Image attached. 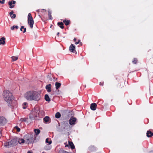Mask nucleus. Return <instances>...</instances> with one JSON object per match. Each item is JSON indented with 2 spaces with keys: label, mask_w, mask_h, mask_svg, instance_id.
<instances>
[{
  "label": "nucleus",
  "mask_w": 153,
  "mask_h": 153,
  "mask_svg": "<svg viewBox=\"0 0 153 153\" xmlns=\"http://www.w3.org/2000/svg\"><path fill=\"white\" fill-rule=\"evenodd\" d=\"M24 97L27 100L36 101H38L41 97L40 93L34 91L27 92L25 94Z\"/></svg>",
  "instance_id": "f257e3e1"
},
{
  "label": "nucleus",
  "mask_w": 153,
  "mask_h": 153,
  "mask_svg": "<svg viewBox=\"0 0 153 153\" xmlns=\"http://www.w3.org/2000/svg\"><path fill=\"white\" fill-rule=\"evenodd\" d=\"M3 97L5 101L8 103V106H12V102L13 101L14 97L12 93L9 91H5L3 92Z\"/></svg>",
  "instance_id": "f03ea898"
},
{
  "label": "nucleus",
  "mask_w": 153,
  "mask_h": 153,
  "mask_svg": "<svg viewBox=\"0 0 153 153\" xmlns=\"http://www.w3.org/2000/svg\"><path fill=\"white\" fill-rule=\"evenodd\" d=\"M18 143H19L18 139L14 138L10 141L6 142L4 143V146L8 148L12 147L16 145Z\"/></svg>",
  "instance_id": "7ed1b4c3"
},
{
  "label": "nucleus",
  "mask_w": 153,
  "mask_h": 153,
  "mask_svg": "<svg viewBox=\"0 0 153 153\" xmlns=\"http://www.w3.org/2000/svg\"><path fill=\"white\" fill-rule=\"evenodd\" d=\"M27 17L28 24L30 26V28H32L33 27V25L34 24V22L30 13H28Z\"/></svg>",
  "instance_id": "20e7f679"
},
{
  "label": "nucleus",
  "mask_w": 153,
  "mask_h": 153,
  "mask_svg": "<svg viewBox=\"0 0 153 153\" xmlns=\"http://www.w3.org/2000/svg\"><path fill=\"white\" fill-rule=\"evenodd\" d=\"M24 138L25 139L27 140V142L28 143H32L33 141V137L31 135L29 136L28 135H26L24 136Z\"/></svg>",
  "instance_id": "39448f33"
},
{
  "label": "nucleus",
  "mask_w": 153,
  "mask_h": 153,
  "mask_svg": "<svg viewBox=\"0 0 153 153\" xmlns=\"http://www.w3.org/2000/svg\"><path fill=\"white\" fill-rule=\"evenodd\" d=\"M7 122L6 119L4 117H0V126L5 125Z\"/></svg>",
  "instance_id": "423d86ee"
},
{
  "label": "nucleus",
  "mask_w": 153,
  "mask_h": 153,
  "mask_svg": "<svg viewBox=\"0 0 153 153\" xmlns=\"http://www.w3.org/2000/svg\"><path fill=\"white\" fill-rule=\"evenodd\" d=\"M76 120V119L75 117H71L69 120V124L72 126L74 125Z\"/></svg>",
  "instance_id": "0eeeda50"
},
{
  "label": "nucleus",
  "mask_w": 153,
  "mask_h": 153,
  "mask_svg": "<svg viewBox=\"0 0 153 153\" xmlns=\"http://www.w3.org/2000/svg\"><path fill=\"white\" fill-rule=\"evenodd\" d=\"M37 113L35 111H33L31 114H30L29 118L31 120H33L34 117H37Z\"/></svg>",
  "instance_id": "6e6552de"
},
{
  "label": "nucleus",
  "mask_w": 153,
  "mask_h": 153,
  "mask_svg": "<svg viewBox=\"0 0 153 153\" xmlns=\"http://www.w3.org/2000/svg\"><path fill=\"white\" fill-rule=\"evenodd\" d=\"M15 1L12 0L11 1H9L8 2V4L10 6L9 7L10 8H12L15 6V4H16Z\"/></svg>",
  "instance_id": "1a4fd4ad"
},
{
  "label": "nucleus",
  "mask_w": 153,
  "mask_h": 153,
  "mask_svg": "<svg viewBox=\"0 0 153 153\" xmlns=\"http://www.w3.org/2000/svg\"><path fill=\"white\" fill-rule=\"evenodd\" d=\"M75 49V46L73 44H71L69 48L70 51L73 53H75L76 52Z\"/></svg>",
  "instance_id": "9d476101"
},
{
  "label": "nucleus",
  "mask_w": 153,
  "mask_h": 153,
  "mask_svg": "<svg viewBox=\"0 0 153 153\" xmlns=\"http://www.w3.org/2000/svg\"><path fill=\"white\" fill-rule=\"evenodd\" d=\"M97 105L95 103H93L91 104L90 107L91 109L93 110H95L97 108Z\"/></svg>",
  "instance_id": "9b49d317"
},
{
  "label": "nucleus",
  "mask_w": 153,
  "mask_h": 153,
  "mask_svg": "<svg viewBox=\"0 0 153 153\" xmlns=\"http://www.w3.org/2000/svg\"><path fill=\"white\" fill-rule=\"evenodd\" d=\"M43 120L44 122L45 123H50L51 122V119L48 116L45 117L43 118Z\"/></svg>",
  "instance_id": "f8f14e48"
},
{
  "label": "nucleus",
  "mask_w": 153,
  "mask_h": 153,
  "mask_svg": "<svg viewBox=\"0 0 153 153\" xmlns=\"http://www.w3.org/2000/svg\"><path fill=\"white\" fill-rule=\"evenodd\" d=\"M88 150L91 152L95 151L96 149V148L93 146H90L88 148Z\"/></svg>",
  "instance_id": "ddd939ff"
},
{
  "label": "nucleus",
  "mask_w": 153,
  "mask_h": 153,
  "mask_svg": "<svg viewBox=\"0 0 153 153\" xmlns=\"http://www.w3.org/2000/svg\"><path fill=\"white\" fill-rule=\"evenodd\" d=\"M51 85L50 84H49L48 85H46L45 87V88L48 92H50L51 91Z\"/></svg>",
  "instance_id": "4468645a"
},
{
  "label": "nucleus",
  "mask_w": 153,
  "mask_h": 153,
  "mask_svg": "<svg viewBox=\"0 0 153 153\" xmlns=\"http://www.w3.org/2000/svg\"><path fill=\"white\" fill-rule=\"evenodd\" d=\"M68 145L70 146L71 149H75V146L72 142L68 141Z\"/></svg>",
  "instance_id": "2eb2a0df"
},
{
  "label": "nucleus",
  "mask_w": 153,
  "mask_h": 153,
  "mask_svg": "<svg viewBox=\"0 0 153 153\" xmlns=\"http://www.w3.org/2000/svg\"><path fill=\"white\" fill-rule=\"evenodd\" d=\"M146 135L148 137H151L153 135V133L149 130L146 133Z\"/></svg>",
  "instance_id": "dca6fc26"
},
{
  "label": "nucleus",
  "mask_w": 153,
  "mask_h": 153,
  "mask_svg": "<svg viewBox=\"0 0 153 153\" xmlns=\"http://www.w3.org/2000/svg\"><path fill=\"white\" fill-rule=\"evenodd\" d=\"M5 38L2 37L0 39V45H4L5 42Z\"/></svg>",
  "instance_id": "f3484780"
},
{
  "label": "nucleus",
  "mask_w": 153,
  "mask_h": 153,
  "mask_svg": "<svg viewBox=\"0 0 153 153\" xmlns=\"http://www.w3.org/2000/svg\"><path fill=\"white\" fill-rule=\"evenodd\" d=\"M48 15L49 16V19L52 20L53 19V18L51 16V12L50 10H48Z\"/></svg>",
  "instance_id": "a211bd4d"
},
{
  "label": "nucleus",
  "mask_w": 153,
  "mask_h": 153,
  "mask_svg": "<svg viewBox=\"0 0 153 153\" xmlns=\"http://www.w3.org/2000/svg\"><path fill=\"white\" fill-rule=\"evenodd\" d=\"M59 27L61 29H63L64 28V24L62 22H59L57 23Z\"/></svg>",
  "instance_id": "6ab92c4d"
},
{
  "label": "nucleus",
  "mask_w": 153,
  "mask_h": 153,
  "mask_svg": "<svg viewBox=\"0 0 153 153\" xmlns=\"http://www.w3.org/2000/svg\"><path fill=\"white\" fill-rule=\"evenodd\" d=\"M47 78L48 79V81H51L52 80V75L51 74H48L47 76Z\"/></svg>",
  "instance_id": "aec40b11"
},
{
  "label": "nucleus",
  "mask_w": 153,
  "mask_h": 153,
  "mask_svg": "<svg viewBox=\"0 0 153 153\" xmlns=\"http://www.w3.org/2000/svg\"><path fill=\"white\" fill-rule=\"evenodd\" d=\"M45 99L46 101L47 102L50 101L51 100V99L49 98L48 95L47 94H45Z\"/></svg>",
  "instance_id": "412c9836"
},
{
  "label": "nucleus",
  "mask_w": 153,
  "mask_h": 153,
  "mask_svg": "<svg viewBox=\"0 0 153 153\" xmlns=\"http://www.w3.org/2000/svg\"><path fill=\"white\" fill-rule=\"evenodd\" d=\"M55 85L56 86V89H57L61 86V84L60 83L58 82H56L55 83Z\"/></svg>",
  "instance_id": "4be33fe9"
},
{
  "label": "nucleus",
  "mask_w": 153,
  "mask_h": 153,
  "mask_svg": "<svg viewBox=\"0 0 153 153\" xmlns=\"http://www.w3.org/2000/svg\"><path fill=\"white\" fill-rule=\"evenodd\" d=\"M63 22L65 24V25H66L67 26L70 23V20H67V21L66 20H64L63 21Z\"/></svg>",
  "instance_id": "5701e85b"
},
{
  "label": "nucleus",
  "mask_w": 153,
  "mask_h": 153,
  "mask_svg": "<svg viewBox=\"0 0 153 153\" xmlns=\"http://www.w3.org/2000/svg\"><path fill=\"white\" fill-rule=\"evenodd\" d=\"M46 143H48L49 145H50L52 143V141L51 139H49L48 138L46 139L45 140Z\"/></svg>",
  "instance_id": "b1692460"
},
{
  "label": "nucleus",
  "mask_w": 153,
  "mask_h": 153,
  "mask_svg": "<svg viewBox=\"0 0 153 153\" xmlns=\"http://www.w3.org/2000/svg\"><path fill=\"white\" fill-rule=\"evenodd\" d=\"M27 103L26 102H24L22 104V108L24 109H26L27 107Z\"/></svg>",
  "instance_id": "393cba45"
},
{
  "label": "nucleus",
  "mask_w": 153,
  "mask_h": 153,
  "mask_svg": "<svg viewBox=\"0 0 153 153\" xmlns=\"http://www.w3.org/2000/svg\"><path fill=\"white\" fill-rule=\"evenodd\" d=\"M51 148V147L50 146L48 145L45 147L44 148L45 150H50Z\"/></svg>",
  "instance_id": "a878e982"
},
{
  "label": "nucleus",
  "mask_w": 153,
  "mask_h": 153,
  "mask_svg": "<svg viewBox=\"0 0 153 153\" xmlns=\"http://www.w3.org/2000/svg\"><path fill=\"white\" fill-rule=\"evenodd\" d=\"M61 114L59 112H57L55 114V117L56 118H59L61 117Z\"/></svg>",
  "instance_id": "bb28decb"
},
{
  "label": "nucleus",
  "mask_w": 153,
  "mask_h": 153,
  "mask_svg": "<svg viewBox=\"0 0 153 153\" xmlns=\"http://www.w3.org/2000/svg\"><path fill=\"white\" fill-rule=\"evenodd\" d=\"M34 131L36 135L39 134L40 132V130L38 129H35Z\"/></svg>",
  "instance_id": "cd10ccee"
},
{
  "label": "nucleus",
  "mask_w": 153,
  "mask_h": 153,
  "mask_svg": "<svg viewBox=\"0 0 153 153\" xmlns=\"http://www.w3.org/2000/svg\"><path fill=\"white\" fill-rule=\"evenodd\" d=\"M58 153H71L70 152H67L65 151L64 150H63L62 149L60 150L59 152Z\"/></svg>",
  "instance_id": "c85d7f7f"
},
{
  "label": "nucleus",
  "mask_w": 153,
  "mask_h": 153,
  "mask_svg": "<svg viewBox=\"0 0 153 153\" xmlns=\"http://www.w3.org/2000/svg\"><path fill=\"white\" fill-rule=\"evenodd\" d=\"M28 119V118H22L20 119V121L22 122H26L27 121Z\"/></svg>",
  "instance_id": "c756f323"
},
{
  "label": "nucleus",
  "mask_w": 153,
  "mask_h": 153,
  "mask_svg": "<svg viewBox=\"0 0 153 153\" xmlns=\"http://www.w3.org/2000/svg\"><path fill=\"white\" fill-rule=\"evenodd\" d=\"M19 27L18 26L16 25L15 26H13L12 27H11V29L12 30H14L15 28H16V29H17L19 28Z\"/></svg>",
  "instance_id": "7c9ffc66"
},
{
  "label": "nucleus",
  "mask_w": 153,
  "mask_h": 153,
  "mask_svg": "<svg viewBox=\"0 0 153 153\" xmlns=\"http://www.w3.org/2000/svg\"><path fill=\"white\" fill-rule=\"evenodd\" d=\"M11 58L12 59V60L13 61H16L18 59V57L15 56H13L11 57Z\"/></svg>",
  "instance_id": "2f4dec72"
},
{
  "label": "nucleus",
  "mask_w": 153,
  "mask_h": 153,
  "mask_svg": "<svg viewBox=\"0 0 153 153\" xmlns=\"http://www.w3.org/2000/svg\"><path fill=\"white\" fill-rule=\"evenodd\" d=\"M72 112L71 111H68V117H70L72 115Z\"/></svg>",
  "instance_id": "473e14b6"
},
{
  "label": "nucleus",
  "mask_w": 153,
  "mask_h": 153,
  "mask_svg": "<svg viewBox=\"0 0 153 153\" xmlns=\"http://www.w3.org/2000/svg\"><path fill=\"white\" fill-rule=\"evenodd\" d=\"M137 59L136 58H134L132 61V62L133 63L136 64L137 63Z\"/></svg>",
  "instance_id": "72a5a7b5"
},
{
  "label": "nucleus",
  "mask_w": 153,
  "mask_h": 153,
  "mask_svg": "<svg viewBox=\"0 0 153 153\" xmlns=\"http://www.w3.org/2000/svg\"><path fill=\"white\" fill-rule=\"evenodd\" d=\"M15 128L16 129L17 131L19 132L20 131V128L18 127V126H16L15 127Z\"/></svg>",
  "instance_id": "f704fd0d"
},
{
  "label": "nucleus",
  "mask_w": 153,
  "mask_h": 153,
  "mask_svg": "<svg viewBox=\"0 0 153 153\" xmlns=\"http://www.w3.org/2000/svg\"><path fill=\"white\" fill-rule=\"evenodd\" d=\"M20 140L21 141V142H19V143L20 144H21V143H24L25 142V140L24 139H21V140Z\"/></svg>",
  "instance_id": "c9c22d12"
},
{
  "label": "nucleus",
  "mask_w": 153,
  "mask_h": 153,
  "mask_svg": "<svg viewBox=\"0 0 153 153\" xmlns=\"http://www.w3.org/2000/svg\"><path fill=\"white\" fill-rule=\"evenodd\" d=\"M10 17L12 19H14L16 17V15L15 14L13 13Z\"/></svg>",
  "instance_id": "e433bc0d"
},
{
  "label": "nucleus",
  "mask_w": 153,
  "mask_h": 153,
  "mask_svg": "<svg viewBox=\"0 0 153 153\" xmlns=\"http://www.w3.org/2000/svg\"><path fill=\"white\" fill-rule=\"evenodd\" d=\"M24 26H22L20 28V30L21 31H22V29L24 28Z\"/></svg>",
  "instance_id": "4c0bfd02"
},
{
  "label": "nucleus",
  "mask_w": 153,
  "mask_h": 153,
  "mask_svg": "<svg viewBox=\"0 0 153 153\" xmlns=\"http://www.w3.org/2000/svg\"><path fill=\"white\" fill-rule=\"evenodd\" d=\"M13 13V11H12L9 13V15L10 16H12V15Z\"/></svg>",
  "instance_id": "58836bf2"
},
{
  "label": "nucleus",
  "mask_w": 153,
  "mask_h": 153,
  "mask_svg": "<svg viewBox=\"0 0 153 153\" xmlns=\"http://www.w3.org/2000/svg\"><path fill=\"white\" fill-rule=\"evenodd\" d=\"M46 11V10H45L44 9H42L40 11L41 12H43L44 11Z\"/></svg>",
  "instance_id": "ea45409f"
},
{
  "label": "nucleus",
  "mask_w": 153,
  "mask_h": 153,
  "mask_svg": "<svg viewBox=\"0 0 153 153\" xmlns=\"http://www.w3.org/2000/svg\"><path fill=\"white\" fill-rule=\"evenodd\" d=\"M80 40L79 39V40H78V42H75V44L77 45V44H79V42H80Z\"/></svg>",
  "instance_id": "a19ab883"
},
{
  "label": "nucleus",
  "mask_w": 153,
  "mask_h": 153,
  "mask_svg": "<svg viewBox=\"0 0 153 153\" xmlns=\"http://www.w3.org/2000/svg\"><path fill=\"white\" fill-rule=\"evenodd\" d=\"M24 30L23 31V32L24 33L25 32H26V28H24Z\"/></svg>",
  "instance_id": "79ce46f5"
},
{
  "label": "nucleus",
  "mask_w": 153,
  "mask_h": 153,
  "mask_svg": "<svg viewBox=\"0 0 153 153\" xmlns=\"http://www.w3.org/2000/svg\"><path fill=\"white\" fill-rule=\"evenodd\" d=\"M5 2V0H2L1 1L2 4H4Z\"/></svg>",
  "instance_id": "37998d69"
},
{
  "label": "nucleus",
  "mask_w": 153,
  "mask_h": 153,
  "mask_svg": "<svg viewBox=\"0 0 153 153\" xmlns=\"http://www.w3.org/2000/svg\"><path fill=\"white\" fill-rule=\"evenodd\" d=\"M76 39L75 38H74V42H76Z\"/></svg>",
  "instance_id": "c03bdc74"
},
{
  "label": "nucleus",
  "mask_w": 153,
  "mask_h": 153,
  "mask_svg": "<svg viewBox=\"0 0 153 153\" xmlns=\"http://www.w3.org/2000/svg\"><path fill=\"white\" fill-rule=\"evenodd\" d=\"M59 32H57V35L58 36H59Z\"/></svg>",
  "instance_id": "a18cd8bd"
},
{
  "label": "nucleus",
  "mask_w": 153,
  "mask_h": 153,
  "mask_svg": "<svg viewBox=\"0 0 153 153\" xmlns=\"http://www.w3.org/2000/svg\"><path fill=\"white\" fill-rule=\"evenodd\" d=\"M69 146V145H68V144H67L66 145H65V147H68Z\"/></svg>",
  "instance_id": "49530a36"
},
{
  "label": "nucleus",
  "mask_w": 153,
  "mask_h": 153,
  "mask_svg": "<svg viewBox=\"0 0 153 153\" xmlns=\"http://www.w3.org/2000/svg\"><path fill=\"white\" fill-rule=\"evenodd\" d=\"M100 85H103V83H101V82H100Z\"/></svg>",
  "instance_id": "de8ad7c7"
},
{
  "label": "nucleus",
  "mask_w": 153,
  "mask_h": 153,
  "mask_svg": "<svg viewBox=\"0 0 153 153\" xmlns=\"http://www.w3.org/2000/svg\"><path fill=\"white\" fill-rule=\"evenodd\" d=\"M27 153H32V152H30V151H28L27 152Z\"/></svg>",
  "instance_id": "09e8293b"
},
{
  "label": "nucleus",
  "mask_w": 153,
  "mask_h": 153,
  "mask_svg": "<svg viewBox=\"0 0 153 153\" xmlns=\"http://www.w3.org/2000/svg\"><path fill=\"white\" fill-rule=\"evenodd\" d=\"M36 11H37V12H39V11H40L39 10H39H36Z\"/></svg>",
  "instance_id": "8fccbe9b"
},
{
  "label": "nucleus",
  "mask_w": 153,
  "mask_h": 153,
  "mask_svg": "<svg viewBox=\"0 0 153 153\" xmlns=\"http://www.w3.org/2000/svg\"><path fill=\"white\" fill-rule=\"evenodd\" d=\"M0 3L2 4L1 1V0H0Z\"/></svg>",
  "instance_id": "3c124183"
},
{
  "label": "nucleus",
  "mask_w": 153,
  "mask_h": 153,
  "mask_svg": "<svg viewBox=\"0 0 153 153\" xmlns=\"http://www.w3.org/2000/svg\"><path fill=\"white\" fill-rule=\"evenodd\" d=\"M80 45H82V42H80Z\"/></svg>",
  "instance_id": "603ef678"
},
{
  "label": "nucleus",
  "mask_w": 153,
  "mask_h": 153,
  "mask_svg": "<svg viewBox=\"0 0 153 153\" xmlns=\"http://www.w3.org/2000/svg\"><path fill=\"white\" fill-rule=\"evenodd\" d=\"M87 153H88V152H87Z\"/></svg>",
  "instance_id": "864d4df0"
}]
</instances>
